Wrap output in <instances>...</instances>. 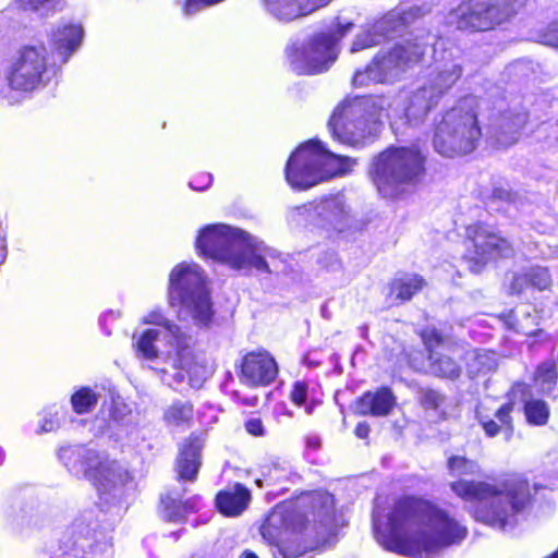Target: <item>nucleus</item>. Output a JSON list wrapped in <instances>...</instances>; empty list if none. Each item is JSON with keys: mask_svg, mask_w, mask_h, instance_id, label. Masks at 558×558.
I'll list each match as a JSON object with an SVG mask.
<instances>
[{"mask_svg": "<svg viewBox=\"0 0 558 558\" xmlns=\"http://www.w3.org/2000/svg\"><path fill=\"white\" fill-rule=\"evenodd\" d=\"M289 58L299 75L323 73L337 59L335 40L325 32L315 34L303 47L293 48Z\"/></svg>", "mask_w": 558, "mask_h": 558, "instance_id": "4468645a", "label": "nucleus"}, {"mask_svg": "<svg viewBox=\"0 0 558 558\" xmlns=\"http://www.w3.org/2000/svg\"><path fill=\"white\" fill-rule=\"evenodd\" d=\"M206 290V280L196 265L180 263L169 275V304L180 306L187 304L190 299Z\"/></svg>", "mask_w": 558, "mask_h": 558, "instance_id": "a211bd4d", "label": "nucleus"}, {"mask_svg": "<svg viewBox=\"0 0 558 558\" xmlns=\"http://www.w3.org/2000/svg\"><path fill=\"white\" fill-rule=\"evenodd\" d=\"M447 469L452 476L473 475L477 463L465 456L452 454L447 459Z\"/></svg>", "mask_w": 558, "mask_h": 558, "instance_id": "e433bc0d", "label": "nucleus"}, {"mask_svg": "<svg viewBox=\"0 0 558 558\" xmlns=\"http://www.w3.org/2000/svg\"><path fill=\"white\" fill-rule=\"evenodd\" d=\"M433 501L416 495L397 497L387 514V523L374 518L375 537L386 549L409 557H422L421 536H412L410 532L426 526L430 517Z\"/></svg>", "mask_w": 558, "mask_h": 558, "instance_id": "20e7f679", "label": "nucleus"}, {"mask_svg": "<svg viewBox=\"0 0 558 558\" xmlns=\"http://www.w3.org/2000/svg\"><path fill=\"white\" fill-rule=\"evenodd\" d=\"M449 487L457 497L471 504L469 513L476 522L500 530L515 523L518 514L529 511L544 488L519 474L506 477L499 485L459 478Z\"/></svg>", "mask_w": 558, "mask_h": 558, "instance_id": "f257e3e1", "label": "nucleus"}, {"mask_svg": "<svg viewBox=\"0 0 558 558\" xmlns=\"http://www.w3.org/2000/svg\"><path fill=\"white\" fill-rule=\"evenodd\" d=\"M527 283L530 288L538 291H545L553 286L551 275L549 269L542 266L531 267L525 271Z\"/></svg>", "mask_w": 558, "mask_h": 558, "instance_id": "4c0bfd02", "label": "nucleus"}, {"mask_svg": "<svg viewBox=\"0 0 558 558\" xmlns=\"http://www.w3.org/2000/svg\"><path fill=\"white\" fill-rule=\"evenodd\" d=\"M463 260L470 272L478 275L490 262L508 259L514 256L515 247L510 239L482 220L465 226Z\"/></svg>", "mask_w": 558, "mask_h": 558, "instance_id": "1a4fd4ad", "label": "nucleus"}, {"mask_svg": "<svg viewBox=\"0 0 558 558\" xmlns=\"http://www.w3.org/2000/svg\"><path fill=\"white\" fill-rule=\"evenodd\" d=\"M240 380L248 387H267L279 375L276 359L266 349L246 352L236 367Z\"/></svg>", "mask_w": 558, "mask_h": 558, "instance_id": "f3484780", "label": "nucleus"}, {"mask_svg": "<svg viewBox=\"0 0 558 558\" xmlns=\"http://www.w3.org/2000/svg\"><path fill=\"white\" fill-rule=\"evenodd\" d=\"M144 324H151L165 327L170 329L172 324L163 317L160 311H151L147 314V316L143 319Z\"/></svg>", "mask_w": 558, "mask_h": 558, "instance_id": "49530a36", "label": "nucleus"}, {"mask_svg": "<svg viewBox=\"0 0 558 558\" xmlns=\"http://www.w3.org/2000/svg\"><path fill=\"white\" fill-rule=\"evenodd\" d=\"M99 393L89 386H82L70 398L74 413L84 415L90 413L97 405Z\"/></svg>", "mask_w": 558, "mask_h": 558, "instance_id": "473e14b6", "label": "nucleus"}, {"mask_svg": "<svg viewBox=\"0 0 558 558\" xmlns=\"http://www.w3.org/2000/svg\"><path fill=\"white\" fill-rule=\"evenodd\" d=\"M403 52V49L399 47L378 52L363 70H357L354 73V85L363 86L371 82L379 84L389 82L391 75L402 70L405 63Z\"/></svg>", "mask_w": 558, "mask_h": 558, "instance_id": "6ab92c4d", "label": "nucleus"}, {"mask_svg": "<svg viewBox=\"0 0 558 558\" xmlns=\"http://www.w3.org/2000/svg\"><path fill=\"white\" fill-rule=\"evenodd\" d=\"M202 496L196 494L181 499L174 492L161 494L158 502V513L168 523L183 524L190 514H195L201 509Z\"/></svg>", "mask_w": 558, "mask_h": 558, "instance_id": "4be33fe9", "label": "nucleus"}, {"mask_svg": "<svg viewBox=\"0 0 558 558\" xmlns=\"http://www.w3.org/2000/svg\"><path fill=\"white\" fill-rule=\"evenodd\" d=\"M539 331H541V330L533 331V332H531L530 335H531V336H535V335H537V332H539Z\"/></svg>", "mask_w": 558, "mask_h": 558, "instance_id": "6e6d98bb", "label": "nucleus"}, {"mask_svg": "<svg viewBox=\"0 0 558 558\" xmlns=\"http://www.w3.org/2000/svg\"><path fill=\"white\" fill-rule=\"evenodd\" d=\"M304 407H305V410H306V412L308 414H311L313 412V410H314V403L313 402L310 403V404H305Z\"/></svg>", "mask_w": 558, "mask_h": 558, "instance_id": "864d4df0", "label": "nucleus"}, {"mask_svg": "<svg viewBox=\"0 0 558 558\" xmlns=\"http://www.w3.org/2000/svg\"><path fill=\"white\" fill-rule=\"evenodd\" d=\"M483 130L475 108L454 105L440 112L433 122L432 145L446 158H460L480 146Z\"/></svg>", "mask_w": 558, "mask_h": 558, "instance_id": "423d86ee", "label": "nucleus"}, {"mask_svg": "<svg viewBox=\"0 0 558 558\" xmlns=\"http://www.w3.org/2000/svg\"><path fill=\"white\" fill-rule=\"evenodd\" d=\"M353 433L360 439H367L371 433V426L367 422H359Z\"/></svg>", "mask_w": 558, "mask_h": 558, "instance_id": "09e8293b", "label": "nucleus"}, {"mask_svg": "<svg viewBox=\"0 0 558 558\" xmlns=\"http://www.w3.org/2000/svg\"><path fill=\"white\" fill-rule=\"evenodd\" d=\"M545 558H558V548Z\"/></svg>", "mask_w": 558, "mask_h": 558, "instance_id": "5fc2aeb1", "label": "nucleus"}, {"mask_svg": "<svg viewBox=\"0 0 558 558\" xmlns=\"http://www.w3.org/2000/svg\"><path fill=\"white\" fill-rule=\"evenodd\" d=\"M239 558H258V556L254 551L245 549L242 551Z\"/></svg>", "mask_w": 558, "mask_h": 558, "instance_id": "8fccbe9b", "label": "nucleus"}, {"mask_svg": "<svg viewBox=\"0 0 558 558\" xmlns=\"http://www.w3.org/2000/svg\"><path fill=\"white\" fill-rule=\"evenodd\" d=\"M331 0H276L274 11L280 20L291 21L305 16Z\"/></svg>", "mask_w": 558, "mask_h": 558, "instance_id": "cd10ccee", "label": "nucleus"}, {"mask_svg": "<svg viewBox=\"0 0 558 558\" xmlns=\"http://www.w3.org/2000/svg\"><path fill=\"white\" fill-rule=\"evenodd\" d=\"M529 287L527 279L524 274H517L512 277L509 283V294L519 295L522 294Z\"/></svg>", "mask_w": 558, "mask_h": 558, "instance_id": "37998d69", "label": "nucleus"}, {"mask_svg": "<svg viewBox=\"0 0 558 558\" xmlns=\"http://www.w3.org/2000/svg\"><path fill=\"white\" fill-rule=\"evenodd\" d=\"M515 197L517 195L512 190L506 189L504 186H495L489 195V199L492 202L502 203H512L514 202Z\"/></svg>", "mask_w": 558, "mask_h": 558, "instance_id": "79ce46f5", "label": "nucleus"}, {"mask_svg": "<svg viewBox=\"0 0 558 558\" xmlns=\"http://www.w3.org/2000/svg\"><path fill=\"white\" fill-rule=\"evenodd\" d=\"M417 336L423 349L403 347L398 362L415 373L428 374L441 381H458L469 361L477 355L476 350L436 327H424L417 331Z\"/></svg>", "mask_w": 558, "mask_h": 558, "instance_id": "f03ea898", "label": "nucleus"}, {"mask_svg": "<svg viewBox=\"0 0 558 558\" xmlns=\"http://www.w3.org/2000/svg\"><path fill=\"white\" fill-rule=\"evenodd\" d=\"M48 53L45 45H25L11 61L5 78L12 90L32 93L48 83Z\"/></svg>", "mask_w": 558, "mask_h": 558, "instance_id": "f8f14e48", "label": "nucleus"}, {"mask_svg": "<svg viewBox=\"0 0 558 558\" xmlns=\"http://www.w3.org/2000/svg\"><path fill=\"white\" fill-rule=\"evenodd\" d=\"M159 335L160 332L157 329H145L133 343L136 354L148 361L156 360L159 352L155 342L158 340Z\"/></svg>", "mask_w": 558, "mask_h": 558, "instance_id": "c9c22d12", "label": "nucleus"}, {"mask_svg": "<svg viewBox=\"0 0 558 558\" xmlns=\"http://www.w3.org/2000/svg\"><path fill=\"white\" fill-rule=\"evenodd\" d=\"M390 104L385 96H357L340 102L328 120L331 137L347 146L361 147L373 136L372 125Z\"/></svg>", "mask_w": 558, "mask_h": 558, "instance_id": "0eeeda50", "label": "nucleus"}, {"mask_svg": "<svg viewBox=\"0 0 558 558\" xmlns=\"http://www.w3.org/2000/svg\"><path fill=\"white\" fill-rule=\"evenodd\" d=\"M376 45V40L374 36L369 33L364 34L363 36H357L354 41L352 43L351 50L352 51H360L363 49H367L371 47H374Z\"/></svg>", "mask_w": 558, "mask_h": 558, "instance_id": "a18cd8bd", "label": "nucleus"}, {"mask_svg": "<svg viewBox=\"0 0 558 558\" xmlns=\"http://www.w3.org/2000/svg\"><path fill=\"white\" fill-rule=\"evenodd\" d=\"M204 436L201 433H191L181 444L175 459L177 480L195 482L202 466V450Z\"/></svg>", "mask_w": 558, "mask_h": 558, "instance_id": "aec40b11", "label": "nucleus"}, {"mask_svg": "<svg viewBox=\"0 0 558 558\" xmlns=\"http://www.w3.org/2000/svg\"><path fill=\"white\" fill-rule=\"evenodd\" d=\"M322 229L328 233H341L349 228V215L344 207L335 203L328 207L322 217Z\"/></svg>", "mask_w": 558, "mask_h": 558, "instance_id": "2f4dec72", "label": "nucleus"}, {"mask_svg": "<svg viewBox=\"0 0 558 558\" xmlns=\"http://www.w3.org/2000/svg\"><path fill=\"white\" fill-rule=\"evenodd\" d=\"M62 458L70 472H82L99 493L117 482H123L129 475L117 460H110L108 456L85 446L64 450Z\"/></svg>", "mask_w": 558, "mask_h": 558, "instance_id": "9b49d317", "label": "nucleus"}, {"mask_svg": "<svg viewBox=\"0 0 558 558\" xmlns=\"http://www.w3.org/2000/svg\"><path fill=\"white\" fill-rule=\"evenodd\" d=\"M524 5L525 0H468L460 5L456 26L469 33L489 32L509 23Z\"/></svg>", "mask_w": 558, "mask_h": 558, "instance_id": "9d476101", "label": "nucleus"}, {"mask_svg": "<svg viewBox=\"0 0 558 558\" xmlns=\"http://www.w3.org/2000/svg\"><path fill=\"white\" fill-rule=\"evenodd\" d=\"M257 400H258V398H257V397H253V398H251V399H247V398H246V399H243V400H242V403H243V404H245V405L253 407V405H255V404L257 403Z\"/></svg>", "mask_w": 558, "mask_h": 558, "instance_id": "603ef678", "label": "nucleus"}, {"mask_svg": "<svg viewBox=\"0 0 558 558\" xmlns=\"http://www.w3.org/2000/svg\"><path fill=\"white\" fill-rule=\"evenodd\" d=\"M308 392L310 385L306 380H295L291 385L289 399L293 405L301 408L306 404Z\"/></svg>", "mask_w": 558, "mask_h": 558, "instance_id": "ea45409f", "label": "nucleus"}, {"mask_svg": "<svg viewBox=\"0 0 558 558\" xmlns=\"http://www.w3.org/2000/svg\"><path fill=\"white\" fill-rule=\"evenodd\" d=\"M514 410V402L512 400L502 403L495 411V418L485 416L480 420V425L487 437H496L500 434L504 435L506 440L512 439L514 435V421L512 412Z\"/></svg>", "mask_w": 558, "mask_h": 558, "instance_id": "a878e982", "label": "nucleus"}, {"mask_svg": "<svg viewBox=\"0 0 558 558\" xmlns=\"http://www.w3.org/2000/svg\"><path fill=\"white\" fill-rule=\"evenodd\" d=\"M247 232L228 225L216 223L205 227L195 241L196 250L206 258L231 266H241L243 259L235 257L245 243Z\"/></svg>", "mask_w": 558, "mask_h": 558, "instance_id": "ddd939ff", "label": "nucleus"}, {"mask_svg": "<svg viewBox=\"0 0 558 558\" xmlns=\"http://www.w3.org/2000/svg\"><path fill=\"white\" fill-rule=\"evenodd\" d=\"M167 426L189 428L194 422V404L192 401L174 400L162 414Z\"/></svg>", "mask_w": 558, "mask_h": 558, "instance_id": "c85d7f7f", "label": "nucleus"}, {"mask_svg": "<svg viewBox=\"0 0 558 558\" xmlns=\"http://www.w3.org/2000/svg\"><path fill=\"white\" fill-rule=\"evenodd\" d=\"M509 392L522 400V412L527 425L541 427L548 424L550 407L544 399L532 397L530 384L522 380L514 381Z\"/></svg>", "mask_w": 558, "mask_h": 558, "instance_id": "b1692460", "label": "nucleus"}, {"mask_svg": "<svg viewBox=\"0 0 558 558\" xmlns=\"http://www.w3.org/2000/svg\"><path fill=\"white\" fill-rule=\"evenodd\" d=\"M196 364V356L191 345L178 340L173 367L180 371L190 372Z\"/></svg>", "mask_w": 558, "mask_h": 558, "instance_id": "58836bf2", "label": "nucleus"}, {"mask_svg": "<svg viewBox=\"0 0 558 558\" xmlns=\"http://www.w3.org/2000/svg\"><path fill=\"white\" fill-rule=\"evenodd\" d=\"M247 434L254 437H262L265 434L264 424L260 417H251L244 423Z\"/></svg>", "mask_w": 558, "mask_h": 558, "instance_id": "c03bdc74", "label": "nucleus"}, {"mask_svg": "<svg viewBox=\"0 0 558 558\" xmlns=\"http://www.w3.org/2000/svg\"><path fill=\"white\" fill-rule=\"evenodd\" d=\"M235 257H240L241 259H243V262L241 266H231V268L234 270L255 268L257 271L260 272H271L265 257L255 252L250 234H247L245 243L242 245L239 254Z\"/></svg>", "mask_w": 558, "mask_h": 558, "instance_id": "7c9ffc66", "label": "nucleus"}, {"mask_svg": "<svg viewBox=\"0 0 558 558\" xmlns=\"http://www.w3.org/2000/svg\"><path fill=\"white\" fill-rule=\"evenodd\" d=\"M5 257H7V247L2 242H0V264L3 263Z\"/></svg>", "mask_w": 558, "mask_h": 558, "instance_id": "3c124183", "label": "nucleus"}, {"mask_svg": "<svg viewBox=\"0 0 558 558\" xmlns=\"http://www.w3.org/2000/svg\"><path fill=\"white\" fill-rule=\"evenodd\" d=\"M397 405V397L389 386L364 391L352 403V411L357 416H388Z\"/></svg>", "mask_w": 558, "mask_h": 558, "instance_id": "412c9836", "label": "nucleus"}, {"mask_svg": "<svg viewBox=\"0 0 558 558\" xmlns=\"http://www.w3.org/2000/svg\"><path fill=\"white\" fill-rule=\"evenodd\" d=\"M426 525L432 526L434 536H421L422 555L430 557L439 549L460 544L468 536V527L461 525L450 513L434 504Z\"/></svg>", "mask_w": 558, "mask_h": 558, "instance_id": "dca6fc26", "label": "nucleus"}, {"mask_svg": "<svg viewBox=\"0 0 558 558\" xmlns=\"http://www.w3.org/2000/svg\"><path fill=\"white\" fill-rule=\"evenodd\" d=\"M532 381L543 389L553 390L558 384V368L554 360H545L536 365Z\"/></svg>", "mask_w": 558, "mask_h": 558, "instance_id": "f704fd0d", "label": "nucleus"}, {"mask_svg": "<svg viewBox=\"0 0 558 558\" xmlns=\"http://www.w3.org/2000/svg\"><path fill=\"white\" fill-rule=\"evenodd\" d=\"M428 157L415 145H390L374 156L368 175L385 198L399 199L423 184L428 172Z\"/></svg>", "mask_w": 558, "mask_h": 558, "instance_id": "7ed1b4c3", "label": "nucleus"}, {"mask_svg": "<svg viewBox=\"0 0 558 558\" xmlns=\"http://www.w3.org/2000/svg\"><path fill=\"white\" fill-rule=\"evenodd\" d=\"M83 38V29L78 25L66 24L52 31L50 44L52 49L66 61L72 52L80 46Z\"/></svg>", "mask_w": 558, "mask_h": 558, "instance_id": "bb28decb", "label": "nucleus"}, {"mask_svg": "<svg viewBox=\"0 0 558 558\" xmlns=\"http://www.w3.org/2000/svg\"><path fill=\"white\" fill-rule=\"evenodd\" d=\"M417 402L426 412L445 414L446 395L438 388L423 387L417 392Z\"/></svg>", "mask_w": 558, "mask_h": 558, "instance_id": "72a5a7b5", "label": "nucleus"}, {"mask_svg": "<svg viewBox=\"0 0 558 558\" xmlns=\"http://www.w3.org/2000/svg\"><path fill=\"white\" fill-rule=\"evenodd\" d=\"M313 529L299 507L277 505L265 515L259 533L282 558H301L311 548Z\"/></svg>", "mask_w": 558, "mask_h": 558, "instance_id": "6e6552de", "label": "nucleus"}, {"mask_svg": "<svg viewBox=\"0 0 558 558\" xmlns=\"http://www.w3.org/2000/svg\"><path fill=\"white\" fill-rule=\"evenodd\" d=\"M182 306L189 307L192 318L198 326H208L214 317L213 303L209 292L207 290L194 295L190 299L187 304Z\"/></svg>", "mask_w": 558, "mask_h": 558, "instance_id": "c756f323", "label": "nucleus"}, {"mask_svg": "<svg viewBox=\"0 0 558 558\" xmlns=\"http://www.w3.org/2000/svg\"><path fill=\"white\" fill-rule=\"evenodd\" d=\"M538 38L541 44L558 49V19L543 28Z\"/></svg>", "mask_w": 558, "mask_h": 558, "instance_id": "a19ab883", "label": "nucleus"}, {"mask_svg": "<svg viewBox=\"0 0 558 558\" xmlns=\"http://www.w3.org/2000/svg\"><path fill=\"white\" fill-rule=\"evenodd\" d=\"M252 501V492L243 483L234 482L219 489L214 498L216 510L225 518L240 517Z\"/></svg>", "mask_w": 558, "mask_h": 558, "instance_id": "5701e85b", "label": "nucleus"}, {"mask_svg": "<svg viewBox=\"0 0 558 558\" xmlns=\"http://www.w3.org/2000/svg\"><path fill=\"white\" fill-rule=\"evenodd\" d=\"M427 287L426 279L420 274H405L388 282L387 299L401 305L410 302Z\"/></svg>", "mask_w": 558, "mask_h": 558, "instance_id": "393cba45", "label": "nucleus"}, {"mask_svg": "<svg viewBox=\"0 0 558 558\" xmlns=\"http://www.w3.org/2000/svg\"><path fill=\"white\" fill-rule=\"evenodd\" d=\"M457 80L458 75L453 72L442 71L437 74L432 83L412 92L404 107V116L409 123L421 124L425 122Z\"/></svg>", "mask_w": 558, "mask_h": 558, "instance_id": "2eb2a0df", "label": "nucleus"}, {"mask_svg": "<svg viewBox=\"0 0 558 558\" xmlns=\"http://www.w3.org/2000/svg\"><path fill=\"white\" fill-rule=\"evenodd\" d=\"M355 165V159L335 154L320 140L311 138L289 156L284 178L292 187L307 190L322 181L345 175Z\"/></svg>", "mask_w": 558, "mask_h": 558, "instance_id": "39448f33", "label": "nucleus"}, {"mask_svg": "<svg viewBox=\"0 0 558 558\" xmlns=\"http://www.w3.org/2000/svg\"><path fill=\"white\" fill-rule=\"evenodd\" d=\"M352 27L353 23L351 22L344 24H337L332 32L326 33L329 37H331L335 40V48Z\"/></svg>", "mask_w": 558, "mask_h": 558, "instance_id": "de8ad7c7", "label": "nucleus"}]
</instances>
